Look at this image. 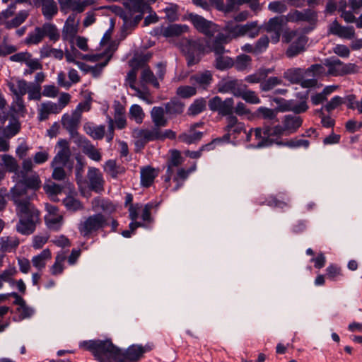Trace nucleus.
<instances>
[{"mask_svg":"<svg viewBox=\"0 0 362 362\" xmlns=\"http://www.w3.org/2000/svg\"><path fill=\"white\" fill-rule=\"evenodd\" d=\"M80 346L90 351L99 362H136L153 349V344L148 342L144 346L132 344L121 351L110 340L84 341Z\"/></svg>","mask_w":362,"mask_h":362,"instance_id":"nucleus-1","label":"nucleus"},{"mask_svg":"<svg viewBox=\"0 0 362 362\" xmlns=\"http://www.w3.org/2000/svg\"><path fill=\"white\" fill-rule=\"evenodd\" d=\"M228 37L223 36V33H218L212 41L202 39H183L180 47L186 57L188 66L198 64L201 55L204 52H213L215 55L225 54L227 50L223 45L228 43Z\"/></svg>","mask_w":362,"mask_h":362,"instance_id":"nucleus-2","label":"nucleus"},{"mask_svg":"<svg viewBox=\"0 0 362 362\" xmlns=\"http://www.w3.org/2000/svg\"><path fill=\"white\" fill-rule=\"evenodd\" d=\"M24 189L21 185H15L11 189V197L16 205V211L19 221L16 230L23 235H29L34 232L40 221V212L28 200L21 198Z\"/></svg>","mask_w":362,"mask_h":362,"instance_id":"nucleus-3","label":"nucleus"},{"mask_svg":"<svg viewBox=\"0 0 362 362\" xmlns=\"http://www.w3.org/2000/svg\"><path fill=\"white\" fill-rule=\"evenodd\" d=\"M285 135L281 125H276L273 127H265L264 128H256L255 129V139L258 141L256 148L270 146L274 144L279 146L283 145L279 138Z\"/></svg>","mask_w":362,"mask_h":362,"instance_id":"nucleus-4","label":"nucleus"},{"mask_svg":"<svg viewBox=\"0 0 362 362\" xmlns=\"http://www.w3.org/2000/svg\"><path fill=\"white\" fill-rule=\"evenodd\" d=\"M107 224V218L102 214H96L89 216L78 225L80 233L87 237L91 233L103 229Z\"/></svg>","mask_w":362,"mask_h":362,"instance_id":"nucleus-5","label":"nucleus"},{"mask_svg":"<svg viewBox=\"0 0 362 362\" xmlns=\"http://www.w3.org/2000/svg\"><path fill=\"white\" fill-rule=\"evenodd\" d=\"M324 65L328 68V74L332 76L350 74L358 71V66L355 64H344L339 59L334 57L326 59Z\"/></svg>","mask_w":362,"mask_h":362,"instance_id":"nucleus-6","label":"nucleus"},{"mask_svg":"<svg viewBox=\"0 0 362 362\" xmlns=\"http://www.w3.org/2000/svg\"><path fill=\"white\" fill-rule=\"evenodd\" d=\"M209 107L211 111L217 112L222 116H233L234 100L228 98L224 100L219 96H215L209 101Z\"/></svg>","mask_w":362,"mask_h":362,"instance_id":"nucleus-7","label":"nucleus"},{"mask_svg":"<svg viewBox=\"0 0 362 362\" xmlns=\"http://www.w3.org/2000/svg\"><path fill=\"white\" fill-rule=\"evenodd\" d=\"M81 115L74 112L72 116L65 114L62 117V124L63 127L69 132L74 143L76 140H80L83 136L79 134L77 132V127L80 122Z\"/></svg>","mask_w":362,"mask_h":362,"instance_id":"nucleus-8","label":"nucleus"},{"mask_svg":"<svg viewBox=\"0 0 362 362\" xmlns=\"http://www.w3.org/2000/svg\"><path fill=\"white\" fill-rule=\"evenodd\" d=\"M189 18L196 29L206 36H213L218 32V26L215 23L206 20L201 16L191 14Z\"/></svg>","mask_w":362,"mask_h":362,"instance_id":"nucleus-9","label":"nucleus"},{"mask_svg":"<svg viewBox=\"0 0 362 362\" xmlns=\"http://www.w3.org/2000/svg\"><path fill=\"white\" fill-rule=\"evenodd\" d=\"M57 146L59 149L53 158L51 165H60L66 166L71 157V151L69 143L65 139H59Z\"/></svg>","mask_w":362,"mask_h":362,"instance_id":"nucleus-10","label":"nucleus"},{"mask_svg":"<svg viewBox=\"0 0 362 362\" xmlns=\"http://www.w3.org/2000/svg\"><path fill=\"white\" fill-rule=\"evenodd\" d=\"M134 134L136 137L139 139L136 144L141 143L142 146L151 141L162 140L161 130L156 126H154L151 129H136L134 132Z\"/></svg>","mask_w":362,"mask_h":362,"instance_id":"nucleus-11","label":"nucleus"},{"mask_svg":"<svg viewBox=\"0 0 362 362\" xmlns=\"http://www.w3.org/2000/svg\"><path fill=\"white\" fill-rule=\"evenodd\" d=\"M286 16L287 22L297 23L300 21L313 22L316 20L317 15L310 9L302 11L298 10L291 11Z\"/></svg>","mask_w":362,"mask_h":362,"instance_id":"nucleus-12","label":"nucleus"},{"mask_svg":"<svg viewBox=\"0 0 362 362\" xmlns=\"http://www.w3.org/2000/svg\"><path fill=\"white\" fill-rule=\"evenodd\" d=\"M328 30L329 33L340 38L351 40L355 37V30L353 26H343L337 21H334L329 24Z\"/></svg>","mask_w":362,"mask_h":362,"instance_id":"nucleus-13","label":"nucleus"},{"mask_svg":"<svg viewBox=\"0 0 362 362\" xmlns=\"http://www.w3.org/2000/svg\"><path fill=\"white\" fill-rule=\"evenodd\" d=\"M75 144L82 148L83 152L90 159L95 161H100L101 160L100 151L85 136L81 138L80 140H76Z\"/></svg>","mask_w":362,"mask_h":362,"instance_id":"nucleus-14","label":"nucleus"},{"mask_svg":"<svg viewBox=\"0 0 362 362\" xmlns=\"http://www.w3.org/2000/svg\"><path fill=\"white\" fill-rule=\"evenodd\" d=\"M18 181L16 185H21L22 188L24 189L23 194L21 196V198H24V195L26 193V189L25 187H27L30 189L36 190L40 188L41 181L40 180L39 176L37 174H33L30 177H26V175L23 173V172L20 173V176L18 177Z\"/></svg>","mask_w":362,"mask_h":362,"instance_id":"nucleus-15","label":"nucleus"},{"mask_svg":"<svg viewBox=\"0 0 362 362\" xmlns=\"http://www.w3.org/2000/svg\"><path fill=\"white\" fill-rule=\"evenodd\" d=\"M189 80L194 86H197L198 88L206 90L211 85L213 81V75L211 71L205 70L192 75Z\"/></svg>","mask_w":362,"mask_h":362,"instance_id":"nucleus-16","label":"nucleus"},{"mask_svg":"<svg viewBox=\"0 0 362 362\" xmlns=\"http://www.w3.org/2000/svg\"><path fill=\"white\" fill-rule=\"evenodd\" d=\"M87 177L89 181L90 188L100 192L103 190L104 180L100 170L95 168H89Z\"/></svg>","mask_w":362,"mask_h":362,"instance_id":"nucleus-17","label":"nucleus"},{"mask_svg":"<svg viewBox=\"0 0 362 362\" xmlns=\"http://www.w3.org/2000/svg\"><path fill=\"white\" fill-rule=\"evenodd\" d=\"M302 124V119L299 116L288 115L282 120V128L285 136L295 133Z\"/></svg>","mask_w":362,"mask_h":362,"instance_id":"nucleus-18","label":"nucleus"},{"mask_svg":"<svg viewBox=\"0 0 362 362\" xmlns=\"http://www.w3.org/2000/svg\"><path fill=\"white\" fill-rule=\"evenodd\" d=\"M242 85L238 80L230 79L221 81L218 84V91L221 93H231L234 96L238 97L240 94Z\"/></svg>","mask_w":362,"mask_h":362,"instance_id":"nucleus-19","label":"nucleus"},{"mask_svg":"<svg viewBox=\"0 0 362 362\" xmlns=\"http://www.w3.org/2000/svg\"><path fill=\"white\" fill-rule=\"evenodd\" d=\"M59 107L57 103L47 101L40 103L37 106V119L39 121H45L49 118L50 114H58Z\"/></svg>","mask_w":362,"mask_h":362,"instance_id":"nucleus-20","label":"nucleus"},{"mask_svg":"<svg viewBox=\"0 0 362 362\" xmlns=\"http://www.w3.org/2000/svg\"><path fill=\"white\" fill-rule=\"evenodd\" d=\"M124 6L132 13H139L136 18L141 19L144 13L149 12L151 7L144 1V0H128L124 2Z\"/></svg>","mask_w":362,"mask_h":362,"instance_id":"nucleus-21","label":"nucleus"},{"mask_svg":"<svg viewBox=\"0 0 362 362\" xmlns=\"http://www.w3.org/2000/svg\"><path fill=\"white\" fill-rule=\"evenodd\" d=\"M28 82L24 79L12 78L7 82L9 90L15 97H23L27 92Z\"/></svg>","mask_w":362,"mask_h":362,"instance_id":"nucleus-22","label":"nucleus"},{"mask_svg":"<svg viewBox=\"0 0 362 362\" xmlns=\"http://www.w3.org/2000/svg\"><path fill=\"white\" fill-rule=\"evenodd\" d=\"M188 27L186 25L172 24L160 29V34L166 37H177L187 32Z\"/></svg>","mask_w":362,"mask_h":362,"instance_id":"nucleus-23","label":"nucleus"},{"mask_svg":"<svg viewBox=\"0 0 362 362\" xmlns=\"http://www.w3.org/2000/svg\"><path fill=\"white\" fill-rule=\"evenodd\" d=\"M42 13L47 20H51L58 12V6L54 0H40Z\"/></svg>","mask_w":362,"mask_h":362,"instance_id":"nucleus-24","label":"nucleus"},{"mask_svg":"<svg viewBox=\"0 0 362 362\" xmlns=\"http://www.w3.org/2000/svg\"><path fill=\"white\" fill-rule=\"evenodd\" d=\"M165 110L162 107H153L151 111V117L154 126L159 128L165 127L168 119L165 116Z\"/></svg>","mask_w":362,"mask_h":362,"instance_id":"nucleus-25","label":"nucleus"},{"mask_svg":"<svg viewBox=\"0 0 362 362\" xmlns=\"http://www.w3.org/2000/svg\"><path fill=\"white\" fill-rule=\"evenodd\" d=\"M1 163L0 165L4 168L6 170L10 173H15L17 177L20 176L18 170V165L16 160L10 155H1L0 156Z\"/></svg>","mask_w":362,"mask_h":362,"instance_id":"nucleus-26","label":"nucleus"},{"mask_svg":"<svg viewBox=\"0 0 362 362\" xmlns=\"http://www.w3.org/2000/svg\"><path fill=\"white\" fill-rule=\"evenodd\" d=\"M226 130L230 135L235 136L245 131V125L239 122L236 117L229 116L226 117Z\"/></svg>","mask_w":362,"mask_h":362,"instance_id":"nucleus-27","label":"nucleus"},{"mask_svg":"<svg viewBox=\"0 0 362 362\" xmlns=\"http://www.w3.org/2000/svg\"><path fill=\"white\" fill-rule=\"evenodd\" d=\"M83 129L88 135L96 140L102 139L105 132V126L94 125L92 123H86Z\"/></svg>","mask_w":362,"mask_h":362,"instance_id":"nucleus-28","label":"nucleus"},{"mask_svg":"<svg viewBox=\"0 0 362 362\" xmlns=\"http://www.w3.org/2000/svg\"><path fill=\"white\" fill-rule=\"evenodd\" d=\"M305 43V37L303 35L298 36L297 40L293 42L286 50V56L289 58L297 56L304 50Z\"/></svg>","mask_w":362,"mask_h":362,"instance_id":"nucleus-29","label":"nucleus"},{"mask_svg":"<svg viewBox=\"0 0 362 362\" xmlns=\"http://www.w3.org/2000/svg\"><path fill=\"white\" fill-rule=\"evenodd\" d=\"M202 132L189 128L187 132L180 134L177 139L178 141L187 144H191L199 141L202 139Z\"/></svg>","mask_w":362,"mask_h":362,"instance_id":"nucleus-30","label":"nucleus"},{"mask_svg":"<svg viewBox=\"0 0 362 362\" xmlns=\"http://www.w3.org/2000/svg\"><path fill=\"white\" fill-rule=\"evenodd\" d=\"M223 30L226 32V33H223V36L228 37L229 42L233 39L242 37L240 24H237L233 21L227 22L224 26Z\"/></svg>","mask_w":362,"mask_h":362,"instance_id":"nucleus-31","label":"nucleus"},{"mask_svg":"<svg viewBox=\"0 0 362 362\" xmlns=\"http://www.w3.org/2000/svg\"><path fill=\"white\" fill-rule=\"evenodd\" d=\"M52 257L51 252L49 249H45L40 254L34 256L32 258V264L37 270H42L45 266L47 261L50 259Z\"/></svg>","mask_w":362,"mask_h":362,"instance_id":"nucleus-32","label":"nucleus"},{"mask_svg":"<svg viewBox=\"0 0 362 362\" xmlns=\"http://www.w3.org/2000/svg\"><path fill=\"white\" fill-rule=\"evenodd\" d=\"M287 21L285 16L274 17L269 20L267 25L266 30L270 32H281L282 27L286 24Z\"/></svg>","mask_w":362,"mask_h":362,"instance_id":"nucleus-33","label":"nucleus"},{"mask_svg":"<svg viewBox=\"0 0 362 362\" xmlns=\"http://www.w3.org/2000/svg\"><path fill=\"white\" fill-rule=\"evenodd\" d=\"M41 58L52 57L61 60L64 57V52L60 49L52 48L49 45H43L40 49Z\"/></svg>","mask_w":362,"mask_h":362,"instance_id":"nucleus-34","label":"nucleus"},{"mask_svg":"<svg viewBox=\"0 0 362 362\" xmlns=\"http://www.w3.org/2000/svg\"><path fill=\"white\" fill-rule=\"evenodd\" d=\"M241 36L247 35L250 38H255L259 33V28L257 21H252L245 24H240Z\"/></svg>","mask_w":362,"mask_h":362,"instance_id":"nucleus-35","label":"nucleus"},{"mask_svg":"<svg viewBox=\"0 0 362 362\" xmlns=\"http://www.w3.org/2000/svg\"><path fill=\"white\" fill-rule=\"evenodd\" d=\"M18 244L19 241L16 237L4 236L0 238V249L3 252H11Z\"/></svg>","mask_w":362,"mask_h":362,"instance_id":"nucleus-36","label":"nucleus"},{"mask_svg":"<svg viewBox=\"0 0 362 362\" xmlns=\"http://www.w3.org/2000/svg\"><path fill=\"white\" fill-rule=\"evenodd\" d=\"M156 177L155 170L151 167H146L141 170V182L144 187H149Z\"/></svg>","mask_w":362,"mask_h":362,"instance_id":"nucleus-37","label":"nucleus"},{"mask_svg":"<svg viewBox=\"0 0 362 362\" xmlns=\"http://www.w3.org/2000/svg\"><path fill=\"white\" fill-rule=\"evenodd\" d=\"M43 33L41 27H36L25 39V44L28 45L39 44L45 37Z\"/></svg>","mask_w":362,"mask_h":362,"instance_id":"nucleus-38","label":"nucleus"},{"mask_svg":"<svg viewBox=\"0 0 362 362\" xmlns=\"http://www.w3.org/2000/svg\"><path fill=\"white\" fill-rule=\"evenodd\" d=\"M28 100L40 101L42 99V86L39 84L28 83L27 88Z\"/></svg>","mask_w":362,"mask_h":362,"instance_id":"nucleus-39","label":"nucleus"},{"mask_svg":"<svg viewBox=\"0 0 362 362\" xmlns=\"http://www.w3.org/2000/svg\"><path fill=\"white\" fill-rule=\"evenodd\" d=\"M44 36H47L49 39L53 42H56L59 39L60 35L56 25L46 23L41 27Z\"/></svg>","mask_w":362,"mask_h":362,"instance_id":"nucleus-40","label":"nucleus"},{"mask_svg":"<svg viewBox=\"0 0 362 362\" xmlns=\"http://www.w3.org/2000/svg\"><path fill=\"white\" fill-rule=\"evenodd\" d=\"M28 12L27 11H21L11 20L5 22V26L8 29L16 28L21 25L28 18Z\"/></svg>","mask_w":362,"mask_h":362,"instance_id":"nucleus-41","label":"nucleus"},{"mask_svg":"<svg viewBox=\"0 0 362 362\" xmlns=\"http://www.w3.org/2000/svg\"><path fill=\"white\" fill-rule=\"evenodd\" d=\"M66 258L65 253L59 252L55 257V262L50 268L52 275H59L64 271V262Z\"/></svg>","mask_w":362,"mask_h":362,"instance_id":"nucleus-42","label":"nucleus"},{"mask_svg":"<svg viewBox=\"0 0 362 362\" xmlns=\"http://www.w3.org/2000/svg\"><path fill=\"white\" fill-rule=\"evenodd\" d=\"M45 221L47 227L52 230H58L63 224V216L61 214L52 216L47 215Z\"/></svg>","mask_w":362,"mask_h":362,"instance_id":"nucleus-43","label":"nucleus"},{"mask_svg":"<svg viewBox=\"0 0 362 362\" xmlns=\"http://www.w3.org/2000/svg\"><path fill=\"white\" fill-rule=\"evenodd\" d=\"M215 56V66L217 69L224 70L233 65V59L230 57L224 55V54H219Z\"/></svg>","mask_w":362,"mask_h":362,"instance_id":"nucleus-44","label":"nucleus"},{"mask_svg":"<svg viewBox=\"0 0 362 362\" xmlns=\"http://www.w3.org/2000/svg\"><path fill=\"white\" fill-rule=\"evenodd\" d=\"M305 76V71L300 68L291 69L285 72V77L292 83H298Z\"/></svg>","mask_w":362,"mask_h":362,"instance_id":"nucleus-45","label":"nucleus"},{"mask_svg":"<svg viewBox=\"0 0 362 362\" xmlns=\"http://www.w3.org/2000/svg\"><path fill=\"white\" fill-rule=\"evenodd\" d=\"M206 102L204 98H199L194 101L188 109L189 115L195 116L203 112L206 108Z\"/></svg>","mask_w":362,"mask_h":362,"instance_id":"nucleus-46","label":"nucleus"},{"mask_svg":"<svg viewBox=\"0 0 362 362\" xmlns=\"http://www.w3.org/2000/svg\"><path fill=\"white\" fill-rule=\"evenodd\" d=\"M144 116V112L140 105L134 104L130 107L129 117L137 124L142 123Z\"/></svg>","mask_w":362,"mask_h":362,"instance_id":"nucleus-47","label":"nucleus"},{"mask_svg":"<svg viewBox=\"0 0 362 362\" xmlns=\"http://www.w3.org/2000/svg\"><path fill=\"white\" fill-rule=\"evenodd\" d=\"M270 72L269 69H259L257 72L246 76L245 81L250 83H257L264 79Z\"/></svg>","mask_w":362,"mask_h":362,"instance_id":"nucleus-48","label":"nucleus"},{"mask_svg":"<svg viewBox=\"0 0 362 362\" xmlns=\"http://www.w3.org/2000/svg\"><path fill=\"white\" fill-rule=\"evenodd\" d=\"M92 208L93 211L102 209L103 211H108L111 212L115 210V208L111 203L99 198L94 199L92 201Z\"/></svg>","mask_w":362,"mask_h":362,"instance_id":"nucleus-49","label":"nucleus"},{"mask_svg":"<svg viewBox=\"0 0 362 362\" xmlns=\"http://www.w3.org/2000/svg\"><path fill=\"white\" fill-rule=\"evenodd\" d=\"M283 81L276 76L269 77L267 80L261 82L260 88L263 91H269L279 85H281Z\"/></svg>","mask_w":362,"mask_h":362,"instance_id":"nucleus-50","label":"nucleus"},{"mask_svg":"<svg viewBox=\"0 0 362 362\" xmlns=\"http://www.w3.org/2000/svg\"><path fill=\"white\" fill-rule=\"evenodd\" d=\"M238 97L242 98L247 103L251 104H259L260 103V100L255 91L245 90L243 86L240 89V94Z\"/></svg>","mask_w":362,"mask_h":362,"instance_id":"nucleus-51","label":"nucleus"},{"mask_svg":"<svg viewBox=\"0 0 362 362\" xmlns=\"http://www.w3.org/2000/svg\"><path fill=\"white\" fill-rule=\"evenodd\" d=\"M63 203L66 208L71 211L81 210L83 208L80 201L71 196L66 197L64 199Z\"/></svg>","mask_w":362,"mask_h":362,"instance_id":"nucleus-52","label":"nucleus"},{"mask_svg":"<svg viewBox=\"0 0 362 362\" xmlns=\"http://www.w3.org/2000/svg\"><path fill=\"white\" fill-rule=\"evenodd\" d=\"M183 162V158H182L180 153L177 151H173L171 159L170 161L169 167L167 170V173H168V177H166L165 180L169 181L170 180V175H171V167L173 166H178L181 165Z\"/></svg>","mask_w":362,"mask_h":362,"instance_id":"nucleus-53","label":"nucleus"},{"mask_svg":"<svg viewBox=\"0 0 362 362\" xmlns=\"http://www.w3.org/2000/svg\"><path fill=\"white\" fill-rule=\"evenodd\" d=\"M105 170L112 177H117L122 172L121 168L118 167L114 160H109L105 164Z\"/></svg>","mask_w":362,"mask_h":362,"instance_id":"nucleus-54","label":"nucleus"},{"mask_svg":"<svg viewBox=\"0 0 362 362\" xmlns=\"http://www.w3.org/2000/svg\"><path fill=\"white\" fill-rule=\"evenodd\" d=\"M78 32V26L64 24L62 29V37L64 40H72Z\"/></svg>","mask_w":362,"mask_h":362,"instance_id":"nucleus-55","label":"nucleus"},{"mask_svg":"<svg viewBox=\"0 0 362 362\" xmlns=\"http://www.w3.org/2000/svg\"><path fill=\"white\" fill-rule=\"evenodd\" d=\"M305 76L317 77L325 74V69L321 64H313L305 71Z\"/></svg>","mask_w":362,"mask_h":362,"instance_id":"nucleus-56","label":"nucleus"},{"mask_svg":"<svg viewBox=\"0 0 362 362\" xmlns=\"http://www.w3.org/2000/svg\"><path fill=\"white\" fill-rule=\"evenodd\" d=\"M142 81L153 84L155 87H158L159 84L153 72L147 67H144L141 76Z\"/></svg>","mask_w":362,"mask_h":362,"instance_id":"nucleus-57","label":"nucleus"},{"mask_svg":"<svg viewBox=\"0 0 362 362\" xmlns=\"http://www.w3.org/2000/svg\"><path fill=\"white\" fill-rule=\"evenodd\" d=\"M251 58L250 57L243 54L238 56L236 59L235 66L239 71H243L250 66Z\"/></svg>","mask_w":362,"mask_h":362,"instance_id":"nucleus-58","label":"nucleus"},{"mask_svg":"<svg viewBox=\"0 0 362 362\" xmlns=\"http://www.w3.org/2000/svg\"><path fill=\"white\" fill-rule=\"evenodd\" d=\"M45 192L50 197H54L60 194L62 187L53 182H48L44 185Z\"/></svg>","mask_w":362,"mask_h":362,"instance_id":"nucleus-59","label":"nucleus"},{"mask_svg":"<svg viewBox=\"0 0 362 362\" xmlns=\"http://www.w3.org/2000/svg\"><path fill=\"white\" fill-rule=\"evenodd\" d=\"M196 88L190 86H180L177 89V94L182 98H189L196 94Z\"/></svg>","mask_w":362,"mask_h":362,"instance_id":"nucleus-60","label":"nucleus"},{"mask_svg":"<svg viewBox=\"0 0 362 362\" xmlns=\"http://www.w3.org/2000/svg\"><path fill=\"white\" fill-rule=\"evenodd\" d=\"M269 39L267 35L261 37L254 45L255 54H259L265 51L269 45Z\"/></svg>","mask_w":362,"mask_h":362,"instance_id":"nucleus-61","label":"nucleus"},{"mask_svg":"<svg viewBox=\"0 0 362 362\" xmlns=\"http://www.w3.org/2000/svg\"><path fill=\"white\" fill-rule=\"evenodd\" d=\"M111 55H109L106 57L105 60L103 62L98 64L94 66H90V72L91 73L93 77L98 78L100 76L103 68L108 64Z\"/></svg>","mask_w":362,"mask_h":362,"instance_id":"nucleus-62","label":"nucleus"},{"mask_svg":"<svg viewBox=\"0 0 362 362\" xmlns=\"http://www.w3.org/2000/svg\"><path fill=\"white\" fill-rule=\"evenodd\" d=\"M12 107L13 110L17 113L25 114L26 112L23 97H15Z\"/></svg>","mask_w":362,"mask_h":362,"instance_id":"nucleus-63","label":"nucleus"},{"mask_svg":"<svg viewBox=\"0 0 362 362\" xmlns=\"http://www.w3.org/2000/svg\"><path fill=\"white\" fill-rule=\"evenodd\" d=\"M333 53L341 58H348L350 55L349 48L344 45H337L332 49Z\"/></svg>","mask_w":362,"mask_h":362,"instance_id":"nucleus-64","label":"nucleus"}]
</instances>
